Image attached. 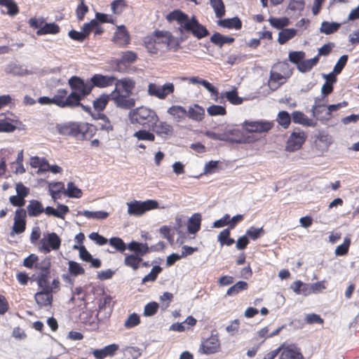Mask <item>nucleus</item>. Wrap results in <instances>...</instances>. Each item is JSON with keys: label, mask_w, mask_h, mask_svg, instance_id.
I'll return each instance as SVG.
<instances>
[{"label": "nucleus", "mask_w": 359, "mask_h": 359, "mask_svg": "<svg viewBox=\"0 0 359 359\" xmlns=\"http://www.w3.org/2000/svg\"><path fill=\"white\" fill-rule=\"evenodd\" d=\"M326 111L327 108L325 105H313L311 107L312 116L319 120L328 118L330 116L326 115Z\"/></svg>", "instance_id": "40"}, {"label": "nucleus", "mask_w": 359, "mask_h": 359, "mask_svg": "<svg viewBox=\"0 0 359 359\" xmlns=\"http://www.w3.org/2000/svg\"><path fill=\"white\" fill-rule=\"evenodd\" d=\"M78 80L80 86L86 90H89V93H91L95 87L103 88L111 86L116 81V77L114 76L95 74L86 81L79 76H78Z\"/></svg>", "instance_id": "4"}, {"label": "nucleus", "mask_w": 359, "mask_h": 359, "mask_svg": "<svg viewBox=\"0 0 359 359\" xmlns=\"http://www.w3.org/2000/svg\"><path fill=\"white\" fill-rule=\"evenodd\" d=\"M68 270L71 275L73 276H77L84 273L85 270L81 265L74 261H69L68 262Z\"/></svg>", "instance_id": "47"}, {"label": "nucleus", "mask_w": 359, "mask_h": 359, "mask_svg": "<svg viewBox=\"0 0 359 359\" xmlns=\"http://www.w3.org/2000/svg\"><path fill=\"white\" fill-rule=\"evenodd\" d=\"M113 41L120 46L127 45L129 43V35L124 25H120L117 27Z\"/></svg>", "instance_id": "16"}, {"label": "nucleus", "mask_w": 359, "mask_h": 359, "mask_svg": "<svg viewBox=\"0 0 359 359\" xmlns=\"http://www.w3.org/2000/svg\"><path fill=\"white\" fill-rule=\"evenodd\" d=\"M68 84L72 90L71 93L67 95V90L59 88L57 93L52 97L54 104L60 108H69L73 104V100L76 101V93L80 88V84L77 76H72L68 80Z\"/></svg>", "instance_id": "2"}, {"label": "nucleus", "mask_w": 359, "mask_h": 359, "mask_svg": "<svg viewBox=\"0 0 359 359\" xmlns=\"http://www.w3.org/2000/svg\"><path fill=\"white\" fill-rule=\"evenodd\" d=\"M162 271V268L156 265L154 266L151 269V271L145 276L142 280V283H146L147 282H154L156 280L158 275Z\"/></svg>", "instance_id": "44"}, {"label": "nucleus", "mask_w": 359, "mask_h": 359, "mask_svg": "<svg viewBox=\"0 0 359 359\" xmlns=\"http://www.w3.org/2000/svg\"><path fill=\"white\" fill-rule=\"evenodd\" d=\"M166 19L169 22L177 21L181 31L185 30L188 34L191 33L197 39H201L210 34L208 29L201 25L195 15L191 18L179 9L174 10L169 13Z\"/></svg>", "instance_id": "1"}, {"label": "nucleus", "mask_w": 359, "mask_h": 359, "mask_svg": "<svg viewBox=\"0 0 359 359\" xmlns=\"http://www.w3.org/2000/svg\"><path fill=\"white\" fill-rule=\"evenodd\" d=\"M131 95L121 92V88L118 86H116L111 93V100L115 105L123 109H130L135 107V100L130 97Z\"/></svg>", "instance_id": "6"}, {"label": "nucleus", "mask_w": 359, "mask_h": 359, "mask_svg": "<svg viewBox=\"0 0 359 359\" xmlns=\"http://www.w3.org/2000/svg\"><path fill=\"white\" fill-rule=\"evenodd\" d=\"M273 69L281 72L283 74L282 76L285 77L287 79L292 74V68L290 67V65L287 62H278L273 66Z\"/></svg>", "instance_id": "36"}, {"label": "nucleus", "mask_w": 359, "mask_h": 359, "mask_svg": "<svg viewBox=\"0 0 359 359\" xmlns=\"http://www.w3.org/2000/svg\"><path fill=\"white\" fill-rule=\"evenodd\" d=\"M306 54L304 51H291L289 53L288 59L290 62L298 66V64L305 58Z\"/></svg>", "instance_id": "53"}, {"label": "nucleus", "mask_w": 359, "mask_h": 359, "mask_svg": "<svg viewBox=\"0 0 359 359\" xmlns=\"http://www.w3.org/2000/svg\"><path fill=\"white\" fill-rule=\"evenodd\" d=\"M126 6L125 0H114L111 3V9L113 13L120 14Z\"/></svg>", "instance_id": "60"}, {"label": "nucleus", "mask_w": 359, "mask_h": 359, "mask_svg": "<svg viewBox=\"0 0 359 359\" xmlns=\"http://www.w3.org/2000/svg\"><path fill=\"white\" fill-rule=\"evenodd\" d=\"M137 59V54L133 51H126L123 53L122 57L121 60H116V63L118 65L120 63L126 64V63H133Z\"/></svg>", "instance_id": "51"}, {"label": "nucleus", "mask_w": 359, "mask_h": 359, "mask_svg": "<svg viewBox=\"0 0 359 359\" xmlns=\"http://www.w3.org/2000/svg\"><path fill=\"white\" fill-rule=\"evenodd\" d=\"M49 278L50 273H39L37 276L36 281L41 290L48 289V290H53V288L49 285Z\"/></svg>", "instance_id": "45"}, {"label": "nucleus", "mask_w": 359, "mask_h": 359, "mask_svg": "<svg viewBox=\"0 0 359 359\" xmlns=\"http://www.w3.org/2000/svg\"><path fill=\"white\" fill-rule=\"evenodd\" d=\"M174 90L175 86L172 83H165L163 86L151 83L148 86L147 92L151 96H154L158 99L163 100L168 95L172 93Z\"/></svg>", "instance_id": "9"}, {"label": "nucleus", "mask_w": 359, "mask_h": 359, "mask_svg": "<svg viewBox=\"0 0 359 359\" xmlns=\"http://www.w3.org/2000/svg\"><path fill=\"white\" fill-rule=\"evenodd\" d=\"M110 100H111V93L102 94L93 101V105L94 109L98 111L104 110Z\"/></svg>", "instance_id": "34"}, {"label": "nucleus", "mask_w": 359, "mask_h": 359, "mask_svg": "<svg viewBox=\"0 0 359 359\" xmlns=\"http://www.w3.org/2000/svg\"><path fill=\"white\" fill-rule=\"evenodd\" d=\"M152 36L159 50L170 48L173 36L169 32L157 30L153 33Z\"/></svg>", "instance_id": "12"}, {"label": "nucleus", "mask_w": 359, "mask_h": 359, "mask_svg": "<svg viewBox=\"0 0 359 359\" xmlns=\"http://www.w3.org/2000/svg\"><path fill=\"white\" fill-rule=\"evenodd\" d=\"M219 341L217 335L212 334L210 337L204 340L201 344L199 351L205 354L209 355L216 352L219 348Z\"/></svg>", "instance_id": "13"}, {"label": "nucleus", "mask_w": 359, "mask_h": 359, "mask_svg": "<svg viewBox=\"0 0 359 359\" xmlns=\"http://www.w3.org/2000/svg\"><path fill=\"white\" fill-rule=\"evenodd\" d=\"M87 129L86 124H78L72 123L62 126L58 131L62 135L74 137L77 139H83L85 137L84 130Z\"/></svg>", "instance_id": "8"}, {"label": "nucleus", "mask_w": 359, "mask_h": 359, "mask_svg": "<svg viewBox=\"0 0 359 359\" xmlns=\"http://www.w3.org/2000/svg\"><path fill=\"white\" fill-rule=\"evenodd\" d=\"M109 243L111 246L114 248L117 251L123 252L128 249V245L119 237H112L109 240Z\"/></svg>", "instance_id": "46"}, {"label": "nucleus", "mask_w": 359, "mask_h": 359, "mask_svg": "<svg viewBox=\"0 0 359 359\" xmlns=\"http://www.w3.org/2000/svg\"><path fill=\"white\" fill-rule=\"evenodd\" d=\"M297 34V30L294 28H285L278 33V41L283 45L292 39Z\"/></svg>", "instance_id": "33"}, {"label": "nucleus", "mask_w": 359, "mask_h": 359, "mask_svg": "<svg viewBox=\"0 0 359 359\" xmlns=\"http://www.w3.org/2000/svg\"><path fill=\"white\" fill-rule=\"evenodd\" d=\"M128 117L132 124H138L148 128L158 121L156 111L145 107L132 109L128 114Z\"/></svg>", "instance_id": "3"}, {"label": "nucleus", "mask_w": 359, "mask_h": 359, "mask_svg": "<svg viewBox=\"0 0 359 359\" xmlns=\"http://www.w3.org/2000/svg\"><path fill=\"white\" fill-rule=\"evenodd\" d=\"M115 87L118 86L121 88V92L123 93L132 94V91L135 86V82L130 78H123L117 79L114 83Z\"/></svg>", "instance_id": "21"}, {"label": "nucleus", "mask_w": 359, "mask_h": 359, "mask_svg": "<svg viewBox=\"0 0 359 359\" xmlns=\"http://www.w3.org/2000/svg\"><path fill=\"white\" fill-rule=\"evenodd\" d=\"M122 352L127 359H137L141 355V350L135 346H126Z\"/></svg>", "instance_id": "43"}, {"label": "nucleus", "mask_w": 359, "mask_h": 359, "mask_svg": "<svg viewBox=\"0 0 359 359\" xmlns=\"http://www.w3.org/2000/svg\"><path fill=\"white\" fill-rule=\"evenodd\" d=\"M207 112L210 116H224L226 114L225 107L212 104L208 107Z\"/></svg>", "instance_id": "50"}, {"label": "nucleus", "mask_w": 359, "mask_h": 359, "mask_svg": "<svg viewBox=\"0 0 359 359\" xmlns=\"http://www.w3.org/2000/svg\"><path fill=\"white\" fill-rule=\"evenodd\" d=\"M247 289L248 283L245 281L240 280L228 289L226 292V295L234 296Z\"/></svg>", "instance_id": "42"}, {"label": "nucleus", "mask_w": 359, "mask_h": 359, "mask_svg": "<svg viewBox=\"0 0 359 359\" xmlns=\"http://www.w3.org/2000/svg\"><path fill=\"white\" fill-rule=\"evenodd\" d=\"M348 59V56L347 55H341L334 67V72L337 74H340L346 66Z\"/></svg>", "instance_id": "64"}, {"label": "nucleus", "mask_w": 359, "mask_h": 359, "mask_svg": "<svg viewBox=\"0 0 359 359\" xmlns=\"http://www.w3.org/2000/svg\"><path fill=\"white\" fill-rule=\"evenodd\" d=\"M224 96L233 104H241L243 102V98L238 95V92L236 89L225 92Z\"/></svg>", "instance_id": "52"}, {"label": "nucleus", "mask_w": 359, "mask_h": 359, "mask_svg": "<svg viewBox=\"0 0 359 359\" xmlns=\"http://www.w3.org/2000/svg\"><path fill=\"white\" fill-rule=\"evenodd\" d=\"M142 262V258L137 255L125 254L124 264L131 267L135 271L139 268L140 263Z\"/></svg>", "instance_id": "37"}, {"label": "nucleus", "mask_w": 359, "mask_h": 359, "mask_svg": "<svg viewBox=\"0 0 359 359\" xmlns=\"http://www.w3.org/2000/svg\"><path fill=\"white\" fill-rule=\"evenodd\" d=\"M319 61L318 55L315 56L311 59L302 60L300 64H298L297 69L302 72L305 73L309 72L314 66H316Z\"/></svg>", "instance_id": "28"}, {"label": "nucleus", "mask_w": 359, "mask_h": 359, "mask_svg": "<svg viewBox=\"0 0 359 359\" xmlns=\"http://www.w3.org/2000/svg\"><path fill=\"white\" fill-rule=\"evenodd\" d=\"M89 90H86L85 89L80 87L79 90L76 93V101L73 100V104L69 107L70 109H74L76 107H80L84 111L90 113L91 108L89 106L84 105L81 103V100H83L86 97L89 95L90 93H89Z\"/></svg>", "instance_id": "17"}, {"label": "nucleus", "mask_w": 359, "mask_h": 359, "mask_svg": "<svg viewBox=\"0 0 359 359\" xmlns=\"http://www.w3.org/2000/svg\"><path fill=\"white\" fill-rule=\"evenodd\" d=\"M306 135L299 128L294 130L290 135L287 141V149L289 151H294L301 148L305 142Z\"/></svg>", "instance_id": "11"}, {"label": "nucleus", "mask_w": 359, "mask_h": 359, "mask_svg": "<svg viewBox=\"0 0 359 359\" xmlns=\"http://www.w3.org/2000/svg\"><path fill=\"white\" fill-rule=\"evenodd\" d=\"M201 215L194 213L188 220L187 231L190 234L196 233L201 229Z\"/></svg>", "instance_id": "25"}, {"label": "nucleus", "mask_w": 359, "mask_h": 359, "mask_svg": "<svg viewBox=\"0 0 359 359\" xmlns=\"http://www.w3.org/2000/svg\"><path fill=\"white\" fill-rule=\"evenodd\" d=\"M153 131L158 135L161 137H166L171 135L173 133L172 126L165 121L158 122L151 126Z\"/></svg>", "instance_id": "20"}, {"label": "nucleus", "mask_w": 359, "mask_h": 359, "mask_svg": "<svg viewBox=\"0 0 359 359\" xmlns=\"http://www.w3.org/2000/svg\"><path fill=\"white\" fill-rule=\"evenodd\" d=\"M351 245V238L346 237L344 243L337 247L335 249V255L337 256H344L347 254L349 246Z\"/></svg>", "instance_id": "55"}, {"label": "nucleus", "mask_w": 359, "mask_h": 359, "mask_svg": "<svg viewBox=\"0 0 359 359\" xmlns=\"http://www.w3.org/2000/svg\"><path fill=\"white\" fill-rule=\"evenodd\" d=\"M44 211L42 203L37 200H31L27 206V214L29 217H36L39 216Z\"/></svg>", "instance_id": "24"}, {"label": "nucleus", "mask_w": 359, "mask_h": 359, "mask_svg": "<svg viewBox=\"0 0 359 359\" xmlns=\"http://www.w3.org/2000/svg\"><path fill=\"white\" fill-rule=\"evenodd\" d=\"M118 349V344H111L104 346L103 348L93 350V354L97 359H104L107 356L111 357L114 355Z\"/></svg>", "instance_id": "15"}, {"label": "nucleus", "mask_w": 359, "mask_h": 359, "mask_svg": "<svg viewBox=\"0 0 359 359\" xmlns=\"http://www.w3.org/2000/svg\"><path fill=\"white\" fill-rule=\"evenodd\" d=\"M258 120L248 121L245 120L242 124V128L247 133H258Z\"/></svg>", "instance_id": "56"}, {"label": "nucleus", "mask_w": 359, "mask_h": 359, "mask_svg": "<svg viewBox=\"0 0 359 359\" xmlns=\"http://www.w3.org/2000/svg\"><path fill=\"white\" fill-rule=\"evenodd\" d=\"M34 299L40 306H50L53 302V290H41L35 294Z\"/></svg>", "instance_id": "14"}, {"label": "nucleus", "mask_w": 359, "mask_h": 359, "mask_svg": "<svg viewBox=\"0 0 359 359\" xmlns=\"http://www.w3.org/2000/svg\"><path fill=\"white\" fill-rule=\"evenodd\" d=\"M88 11V6L84 4V1L80 0V3L76 8V15L78 20L82 21Z\"/></svg>", "instance_id": "57"}, {"label": "nucleus", "mask_w": 359, "mask_h": 359, "mask_svg": "<svg viewBox=\"0 0 359 359\" xmlns=\"http://www.w3.org/2000/svg\"><path fill=\"white\" fill-rule=\"evenodd\" d=\"M292 120L294 123L304 126L315 127L317 125L316 121L309 119L303 112L299 111L292 112Z\"/></svg>", "instance_id": "19"}, {"label": "nucleus", "mask_w": 359, "mask_h": 359, "mask_svg": "<svg viewBox=\"0 0 359 359\" xmlns=\"http://www.w3.org/2000/svg\"><path fill=\"white\" fill-rule=\"evenodd\" d=\"M128 249L134 252L133 255H137L142 258L144 255L149 252V247L147 243H139L137 241H131L128 245Z\"/></svg>", "instance_id": "18"}, {"label": "nucleus", "mask_w": 359, "mask_h": 359, "mask_svg": "<svg viewBox=\"0 0 359 359\" xmlns=\"http://www.w3.org/2000/svg\"><path fill=\"white\" fill-rule=\"evenodd\" d=\"M272 121L267 120H258V133H264L269 132L273 126Z\"/></svg>", "instance_id": "61"}, {"label": "nucleus", "mask_w": 359, "mask_h": 359, "mask_svg": "<svg viewBox=\"0 0 359 359\" xmlns=\"http://www.w3.org/2000/svg\"><path fill=\"white\" fill-rule=\"evenodd\" d=\"M77 215H83L87 219H104L109 216V213L105 211L100 210V211H90V210H83V211H78Z\"/></svg>", "instance_id": "29"}, {"label": "nucleus", "mask_w": 359, "mask_h": 359, "mask_svg": "<svg viewBox=\"0 0 359 359\" xmlns=\"http://www.w3.org/2000/svg\"><path fill=\"white\" fill-rule=\"evenodd\" d=\"M140 323V318L139 316L133 313L128 316L124 323V326L127 329H130L138 325Z\"/></svg>", "instance_id": "58"}, {"label": "nucleus", "mask_w": 359, "mask_h": 359, "mask_svg": "<svg viewBox=\"0 0 359 359\" xmlns=\"http://www.w3.org/2000/svg\"><path fill=\"white\" fill-rule=\"evenodd\" d=\"M205 134L207 137L215 140L229 141L236 144H243L245 142L243 138H227L224 134L217 133L211 130L206 131Z\"/></svg>", "instance_id": "26"}, {"label": "nucleus", "mask_w": 359, "mask_h": 359, "mask_svg": "<svg viewBox=\"0 0 359 359\" xmlns=\"http://www.w3.org/2000/svg\"><path fill=\"white\" fill-rule=\"evenodd\" d=\"M167 113L172 116L176 122H181L187 115L186 109L180 105H172L167 110Z\"/></svg>", "instance_id": "22"}, {"label": "nucleus", "mask_w": 359, "mask_h": 359, "mask_svg": "<svg viewBox=\"0 0 359 359\" xmlns=\"http://www.w3.org/2000/svg\"><path fill=\"white\" fill-rule=\"evenodd\" d=\"M270 25L278 29H283L284 27H287L289 24V20L287 18H270L269 19Z\"/></svg>", "instance_id": "48"}, {"label": "nucleus", "mask_w": 359, "mask_h": 359, "mask_svg": "<svg viewBox=\"0 0 359 359\" xmlns=\"http://www.w3.org/2000/svg\"><path fill=\"white\" fill-rule=\"evenodd\" d=\"M234 41L233 37L224 36L219 32H215L210 37V41L219 48H222L225 43L231 44Z\"/></svg>", "instance_id": "27"}, {"label": "nucleus", "mask_w": 359, "mask_h": 359, "mask_svg": "<svg viewBox=\"0 0 359 359\" xmlns=\"http://www.w3.org/2000/svg\"><path fill=\"white\" fill-rule=\"evenodd\" d=\"M128 214L130 216L140 217L146 212L156 209L158 203L156 200L149 199L144 201L134 200L128 202Z\"/></svg>", "instance_id": "5"}, {"label": "nucleus", "mask_w": 359, "mask_h": 359, "mask_svg": "<svg viewBox=\"0 0 359 359\" xmlns=\"http://www.w3.org/2000/svg\"><path fill=\"white\" fill-rule=\"evenodd\" d=\"M279 359H304V357L297 348L287 347L283 350Z\"/></svg>", "instance_id": "31"}, {"label": "nucleus", "mask_w": 359, "mask_h": 359, "mask_svg": "<svg viewBox=\"0 0 359 359\" xmlns=\"http://www.w3.org/2000/svg\"><path fill=\"white\" fill-rule=\"evenodd\" d=\"M341 24L336 22L323 21L319 29L320 32L329 35L336 32L340 27Z\"/></svg>", "instance_id": "30"}, {"label": "nucleus", "mask_w": 359, "mask_h": 359, "mask_svg": "<svg viewBox=\"0 0 359 359\" xmlns=\"http://www.w3.org/2000/svg\"><path fill=\"white\" fill-rule=\"evenodd\" d=\"M291 119L292 115L290 116L286 111H281L278 114L277 121L284 128H288L290 124Z\"/></svg>", "instance_id": "49"}, {"label": "nucleus", "mask_w": 359, "mask_h": 359, "mask_svg": "<svg viewBox=\"0 0 359 359\" xmlns=\"http://www.w3.org/2000/svg\"><path fill=\"white\" fill-rule=\"evenodd\" d=\"M265 231L262 227L255 228L254 226L250 227L245 233V236L250 237L252 240L255 241L264 234Z\"/></svg>", "instance_id": "54"}, {"label": "nucleus", "mask_w": 359, "mask_h": 359, "mask_svg": "<svg viewBox=\"0 0 359 359\" xmlns=\"http://www.w3.org/2000/svg\"><path fill=\"white\" fill-rule=\"evenodd\" d=\"M305 6L304 0H291L287 8L290 11L301 12L304 10Z\"/></svg>", "instance_id": "62"}, {"label": "nucleus", "mask_w": 359, "mask_h": 359, "mask_svg": "<svg viewBox=\"0 0 359 359\" xmlns=\"http://www.w3.org/2000/svg\"><path fill=\"white\" fill-rule=\"evenodd\" d=\"M217 25L224 28L238 30L242 27V21L238 17H233L231 18L220 19L217 21Z\"/></svg>", "instance_id": "23"}, {"label": "nucleus", "mask_w": 359, "mask_h": 359, "mask_svg": "<svg viewBox=\"0 0 359 359\" xmlns=\"http://www.w3.org/2000/svg\"><path fill=\"white\" fill-rule=\"evenodd\" d=\"M60 31V27L55 22L45 23L36 31L37 35H43L47 34H55Z\"/></svg>", "instance_id": "35"}, {"label": "nucleus", "mask_w": 359, "mask_h": 359, "mask_svg": "<svg viewBox=\"0 0 359 359\" xmlns=\"http://www.w3.org/2000/svg\"><path fill=\"white\" fill-rule=\"evenodd\" d=\"M134 136L139 140H149L153 142L155 140L154 135L146 130H140L135 132Z\"/></svg>", "instance_id": "59"}, {"label": "nucleus", "mask_w": 359, "mask_h": 359, "mask_svg": "<svg viewBox=\"0 0 359 359\" xmlns=\"http://www.w3.org/2000/svg\"><path fill=\"white\" fill-rule=\"evenodd\" d=\"M210 4L217 18H221L225 15V6L222 0H210Z\"/></svg>", "instance_id": "38"}, {"label": "nucleus", "mask_w": 359, "mask_h": 359, "mask_svg": "<svg viewBox=\"0 0 359 359\" xmlns=\"http://www.w3.org/2000/svg\"><path fill=\"white\" fill-rule=\"evenodd\" d=\"M158 304L155 302H151L147 304L144 309V315L145 316H152L158 311Z\"/></svg>", "instance_id": "63"}, {"label": "nucleus", "mask_w": 359, "mask_h": 359, "mask_svg": "<svg viewBox=\"0 0 359 359\" xmlns=\"http://www.w3.org/2000/svg\"><path fill=\"white\" fill-rule=\"evenodd\" d=\"M27 212L23 208H18L15 212L14 223L10 232L11 236L23 233L26 229Z\"/></svg>", "instance_id": "10"}, {"label": "nucleus", "mask_w": 359, "mask_h": 359, "mask_svg": "<svg viewBox=\"0 0 359 359\" xmlns=\"http://www.w3.org/2000/svg\"><path fill=\"white\" fill-rule=\"evenodd\" d=\"M41 245L39 249L40 251L47 254L51 250H57L60 248L61 245V239L54 232L47 233L44 238L40 241Z\"/></svg>", "instance_id": "7"}, {"label": "nucleus", "mask_w": 359, "mask_h": 359, "mask_svg": "<svg viewBox=\"0 0 359 359\" xmlns=\"http://www.w3.org/2000/svg\"><path fill=\"white\" fill-rule=\"evenodd\" d=\"M204 114V109L198 104H194V107H189L187 116L194 121H199L203 119Z\"/></svg>", "instance_id": "32"}, {"label": "nucleus", "mask_w": 359, "mask_h": 359, "mask_svg": "<svg viewBox=\"0 0 359 359\" xmlns=\"http://www.w3.org/2000/svg\"><path fill=\"white\" fill-rule=\"evenodd\" d=\"M217 240L222 245H226L227 246L231 245L235 243L233 238H230L229 229L222 230L217 236Z\"/></svg>", "instance_id": "41"}, {"label": "nucleus", "mask_w": 359, "mask_h": 359, "mask_svg": "<svg viewBox=\"0 0 359 359\" xmlns=\"http://www.w3.org/2000/svg\"><path fill=\"white\" fill-rule=\"evenodd\" d=\"M64 194L69 198H79L82 196V191L74 183L69 182L67 183V189L64 191Z\"/></svg>", "instance_id": "39"}]
</instances>
